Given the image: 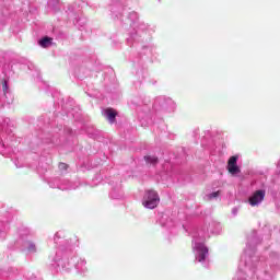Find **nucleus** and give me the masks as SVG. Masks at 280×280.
<instances>
[{"label":"nucleus","mask_w":280,"mask_h":280,"mask_svg":"<svg viewBox=\"0 0 280 280\" xmlns=\"http://www.w3.org/2000/svg\"><path fill=\"white\" fill-rule=\"evenodd\" d=\"M209 229L213 235H220L222 233V223L214 221L210 224Z\"/></svg>","instance_id":"obj_11"},{"label":"nucleus","mask_w":280,"mask_h":280,"mask_svg":"<svg viewBox=\"0 0 280 280\" xmlns=\"http://www.w3.org/2000/svg\"><path fill=\"white\" fill-rule=\"evenodd\" d=\"M129 19H130V21H132L135 23V21H137L139 19V14H137V12H131L129 14Z\"/></svg>","instance_id":"obj_16"},{"label":"nucleus","mask_w":280,"mask_h":280,"mask_svg":"<svg viewBox=\"0 0 280 280\" xmlns=\"http://www.w3.org/2000/svg\"><path fill=\"white\" fill-rule=\"evenodd\" d=\"M161 106L163 110H167L168 113H172L174 108H176V104L173 102L172 98H166L161 103Z\"/></svg>","instance_id":"obj_9"},{"label":"nucleus","mask_w":280,"mask_h":280,"mask_svg":"<svg viewBox=\"0 0 280 280\" xmlns=\"http://www.w3.org/2000/svg\"><path fill=\"white\" fill-rule=\"evenodd\" d=\"M266 198V190L265 189H258L255 190L252 196L248 198V203L250 207H259L261 202H264Z\"/></svg>","instance_id":"obj_4"},{"label":"nucleus","mask_w":280,"mask_h":280,"mask_svg":"<svg viewBox=\"0 0 280 280\" xmlns=\"http://www.w3.org/2000/svg\"><path fill=\"white\" fill-rule=\"evenodd\" d=\"M5 235H7L5 225L0 222V241L5 240Z\"/></svg>","instance_id":"obj_14"},{"label":"nucleus","mask_w":280,"mask_h":280,"mask_svg":"<svg viewBox=\"0 0 280 280\" xmlns=\"http://www.w3.org/2000/svg\"><path fill=\"white\" fill-rule=\"evenodd\" d=\"M59 170H67V164L60 163L59 164Z\"/></svg>","instance_id":"obj_19"},{"label":"nucleus","mask_w":280,"mask_h":280,"mask_svg":"<svg viewBox=\"0 0 280 280\" xmlns=\"http://www.w3.org/2000/svg\"><path fill=\"white\" fill-rule=\"evenodd\" d=\"M144 161H147L151 165H156V163L159 162V159L154 155H147L144 156Z\"/></svg>","instance_id":"obj_13"},{"label":"nucleus","mask_w":280,"mask_h":280,"mask_svg":"<svg viewBox=\"0 0 280 280\" xmlns=\"http://www.w3.org/2000/svg\"><path fill=\"white\" fill-rule=\"evenodd\" d=\"M237 213H238V209H237V208H233V209H232V214H233V215H237Z\"/></svg>","instance_id":"obj_20"},{"label":"nucleus","mask_w":280,"mask_h":280,"mask_svg":"<svg viewBox=\"0 0 280 280\" xmlns=\"http://www.w3.org/2000/svg\"><path fill=\"white\" fill-rule=\"evenodd\" d=\"M104 117L109 121V124H115V118L117 117V112L113 108L104 110Z\"/></svg>","instance_id":"obj_10"},{"label":"nucleus","mask_w":280,"mask_h":280,"mask_svg":"<svg viewBox=\"0 0 280 280\" xmlns=\"http://www.w3.org/2000/svg\"><path fill=\"white\" fill-rule=\"evenodd\" d=\"M38 45L43 47L44 49H47V47H51L54 45V38L51 37H44L38 40Z\"/></svg>","instance_id":"obj_12"},{"label":"nucleus","mask_w":280,"mask_h":280,"mask_svg":"<svg viewBox=\"0 0 280 280\" xmlns=\"http://www.w3.org/2000/svg\"><path fill=\"white\" fill-rule=\"evenodd\" d=\"M22 240H24L23 234H21Z\"/></svg>","instance_id":"obj_24"},{"label":"nucleus","mask_w":280,"mask_h":280,"mask_svg":"<svg viewBox=\"0 0 280 280\" xmlns=\"http://www.w3.org/2000/svg\"><path fill=\"white\" fill-rule=\"evenodd\" d=\"M8 126H10V119L9 118L4 119V121L2 124V128L5 129V128H8Z\"/></svg>","instance_id":"obj_17"},{"label":"nucleus","mask_w":280,"mask_h":280,"mask_svg":"<svg viewBox=\"0 0 280 280\" xmlns=\"http://www.w3.org/2000/svg\"><path fill=\"white\" fill-rule=\"evenodd\" d=\"M228 170L230 174L234 176V174H240V166H237V156H231L228 162Z\"/></svg>","instance_id":"obj_5"},{"label":"nucleus","mask_w":280,"mask_h":280,"mask_svg":"<svg viewBox=\"0 0 280 280\" xmlns=\"http://www.w3.org/2000/svg\"><path fill=\"white\" fill-rule=\"evenodd\" d=\"M68 250H73V245H70V246L68 247Z\"/></svg>","instance_id":"obj_22"},{"label":"nucleus","mask_w":280,"mask_h":280,"mask_svg":"<svg viewBox=\"0 0 280 280\" xmlns=\"http://www.w3.org/2000/svg\"><path fill=\"white\" fill-rule=\"evenodd\" d=\"M218 196H220V191L209 194L206 196V198H207V200H214L215 198H218Z\"/></svg>","instance_id":"obj_15"},{"label":"nucleus","mask_w":280,"mask_h":280,"mask_svg":"<svg viewBox=\"0 0 280 280\" xmlns=\"http://www.w3.org/2000/svg\"><path fill=\"white\" fill-rule=\"evenodd\" d=\"M75 259H77V258H71V261H73V264H75Z\"/></svg>","instance_id":"obj_23"},{"label":"nucleus","mask_w":280,"mask_h":280,"mask_svg":"<svg viewBox=\"0 0 280 280\" xmlns=\"http://www.w3.org/2000/svg\"><path fill=\"white\" fill-rule=\"evenodd\" d=\"M55 264H57L59 270H71V261L67 257L56 259Z\"/></svg>","instance_id":"obj_6"},{"label":"nucleus","mask_w":280,"mask_h":280,"mask_svg":"<svg viewBox=\"0 0 280 280\" xmlns=\"http://www.w3.org/2000/svg\"><path fill=\"white\" fill-rule=\"evenodd\" d=\"M2 89H3V92H4V93H8V82L4 81V82L2 83Z\"/></svg>","instance_id":"obj_18"},{"label":"nucleus","mask_w":280,"mask_h":280,"mask_svg":"<svg viewBox=\"0 0 280 280\" xmlns=\"http://www.w3.org/2000/svg\"><path fill=\"white\" fill-rule=\"evenodd\" d=\"M0 148H5V143H3L2 139H0Z\"/></svg>","instance_id":"obj_21"},{"label":"nucleus","mask_w":280,"mask_h":280,"mask_svg":"<svg viewBox=\"0 0 280 280\" xmlns=\"http://www.w3.org/2000/svg\"><path fill=\"white\" fill-rule=\"evenodd\" d=\"M159 202H161V197H159V192L156 190H145L142 198V206L144 209H156L159 207Z\"/></svg>","instance_id":"obj_2"},{"label":"nucleus","mask_w":280,"mask_h":280,"mask_svg":"<svg viewBox=\"0 0 280 280\" xmlns=\"http://www.w3.org/2000/svg\"><path fill=\"white\" fill-rule=\"evenodd\" d=\"M24 250L28 253V255H34L38 253V246L33 241H25L24 242Z\"/></svg>","instance_id":"obj_8"},{"label":"nucleus","mask_w":280,"mask_h":280,"mask_svg":"<svg viewBox=\"0 0 280 280\" xmlns=\"http://www.w3.org/2000/svg\"><path fill=\"white\" fill-rule=\"evenodd\" d=\"M207 236L205 232H198L192 237V253L195 256V261H198L201 266H207L209 264V247L205 245Z\"/></svg>","instance_id":"obj_1"},{"label":"nucleus","mask_w":280,"mask_h":280,"mask_svg":"<svg viewBox=\"0 0 280 280\" xmlns=\"http://www.w3.org/2000/svg\"><path fill=\"white\" fill-rule=\"evenodd\" d=\"M259 261V258L255 256V249L250 247V245H247L244 254L241 256V262L246 266V268H256L257 264Z\"/></svg>","instance_id":"obj_3"},{"label":"nucleus","mask_w":280,"mask_h":280,"mask_svg":"<svg viewBox=\"0 0 280 280\" xmlns=\"http://www.w3.org/2000/svg\"><path fill=\"white\" fill-rule=\"evenodd\" d=\"M74 268L78 270L79 275H86L89 272V268L86 267V259L80 258L77 264H74Z\"/></svg>","instance_id":"obj_7"}]
</instances>
